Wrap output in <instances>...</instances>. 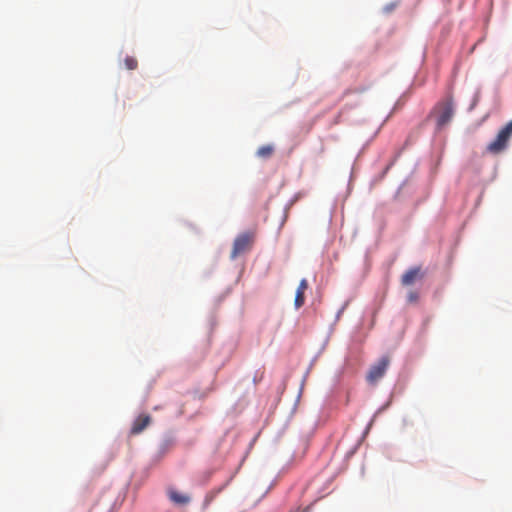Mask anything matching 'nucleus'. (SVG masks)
I'll return each instance as SVG.
<instances>
[{
  "label": "nucleus",
  "mask_w": 512,
  "mask_h": 512,
  "mask_svg": "<svg viewBox=\"0 0 512 512\" xmlns=\"http://www.w3.org/2000/svg\"><path fill=\"white\" fill-rule=\"evenodd\" d=\"M512 136V120L508 122L497 134L495 139L487 145V151L492 154H499L508 145Z\"/></svg>",
  "instance_id": "nucleus-1"
},
{
  "label": "nucleus",
  "mask_w": 512,
  "mask_h": 512,
  "mask_svg": "<svg viewBox=\"0 0 512 512\" xmlns=\"http://www.w3.org/2000/svg\"><path fill=\"white\" fill-rule=\"evenodd\" d=\"M254 242V233L245 232L240 234L233 243V248L231 251V258L235 259L240 254H243L249 251Z\"/></svg>",
  "instance_id": "nucleus-2"
},
{
  "label": "nucleus",
  "mask_w": 512,
  "mask_h": 512,
  "mask_svg": "<svg viewBox=\"0 0 512 512\" xmlns=\"http://www.w3.org/2000/svg\"><path fill=\"white\" fill-rule=\"evenodd\" d=\"M390 364V358L383 356L377 363L371 366L369 369L366 380L370 384H376L386 373V370Z\"/></svg>",
  "instance_id": "nucleus-3"
},
{
  "label": "nucleus",
  "mask_w": 512,
  "mask_h": 512,
  "mask_svg": "<svg viewBox=\"0 0 512 512\" xmlns=\"http://www.w3.org/2000/svg\"><path fill=\"white\" fill-rule=\"evenodd\" d=\"M453 116V105L450 100L445 101L438 107L437 124L439 127L446 125Z\"/></svg>",
  "instance_id": "nucleus-4"
},
{
  "label": "nucleus",
  "mask_w": 512,
  "mask_h": 512,
  "mask_svg": "<svg viewBox=\"0 0 512 512\" xmlns=\"http://www.w3.org/2000/svg\"><path fill=\"white\" fill-rule=\"evenodd\" d=\"M151 422L149 415L142 414L138 416L131 427V434L137 435L141 433Z\"/></svg>",
  "instance_id": "nucleus-5"
},
{
  "label": "nucleus",
  "mask_w": 512,
  "mask_h": 512,
  "mask_svg": "<svg viewBox=\"0 0 512 512\" xmlns=\"http://www.w3.org/2000/svg\"><path fill=\"white\" fill-rule=\"evenodd\" d=\"M168 497L171 502L176 505H187L190 502V496L187 494H183L178 492L177 490L170 488L168 489Z\"/></svg>",
  "instance_id": "nucleus-6"
},
{
  "label": "nucleus",
  "mask_w": 512,
  "mask_h": 512,
  "mask_svg": "<svg viewBox=\"0 0 512 512\" xmlns=\"http://www.w3.org/2000/svg\"><path fill=\"white\" fill-rule=\"evenodd\" d=\"M308 288V282L306 279H302L299 283V286L296 290V295H295V300H294V304H295V307L298 309L300 307H302L305 303V291L307 290Z\"/></svg>",
  "instance_id": "nucleus-7"
},
{
  "label": "nucleus",
  "mask_w": 512,
  "mask_h": 512,
  "mask_svg": "<svg viewBox=\"0 0 512 512\" xmlns=\"http://www.w3.org/2000/svg\"><path fill=\"white\" fill-rule=\"evenodd\" d=\"M420 275V268H412L405 272L401 278V283L404 286L412 285Z\"/></svg>",
  "instance_id": "nucleus-8"
},
{
  "label": "nucleus",
  "mask_w": 512,
  "mask_h": 512,
  "mask_svg": "<svg viewBox=\"0 0 512 512\" xmlns=\"http://www.w3.org/2000/svg\"><path fill=\"white\" fill-rule=\"evenodd\" d=\"M273 153H274V146L271 144H268V145L261 146L257 150L256 155L259 158L268 159L273 155Z\"/></svg>",
  "instance_id": "nucleus-9"
},
{
  "label": "nucleus",
  "mask_w": 512,
  "mask_h": 512,
  "mask_svg": "<svg viewBox=\"0 0 512 512\" xmlns=\"http://www.w3.org/2000/svg\"><path fill=\"white\" fill-rule=\"evenodd\" d=\"M124 64L128 70H135L138 66V61L132 56H126L124 59Z\"/></svg>",
  "instance_id": "nucleus-10"
},
{
  "label": "nucleus",
  "mask_w": 512,
  "mask_h": 512,
  "mask_svg": "<svg viewBox=\"0 0 512 512\" xmlns=\"http://www.w3.org/2000/svg\"><path fill=\"white\" fill-rule=\"evenodd\" d=\"M419 299V294L416 291H410L407 295V300L410 303H416Z\"/></svg>",
  "instance_id": "nucleus-11"
},
{
  "label": "nucleus",
  "mask_w": 512,
  "mask_h": 512,
  "mask_svg": "<svg viewBox=\"0 0 512 512\" xmlns=\"http://www.w3.org/2000/svg\"><path fill=\"white\" fill-rule=\"evenodd\" d=\"M392 9H393V6H391V7H389V8L387 7V8H386V11L390 12V11H392Z\"/></svg>",
  "instance_id": "nucleus-12"
}]
</instances>
